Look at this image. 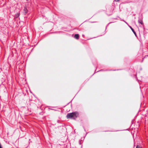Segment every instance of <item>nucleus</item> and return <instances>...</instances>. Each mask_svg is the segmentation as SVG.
Listing matches in <instances>:
<instances>
[{"label": "nucleus", "mask_w": 148, "mask_h": 148, "mask_svg": "<svg viewBox=\"0 0 148 148\" xmlns=\"http://www.w3.org/2000/svg\"><path fill=\"white\" fill-rule=\"evenodd\" d=\"M78 116V114L77 112L68 113L66 115L67 119H75Z\"/></svg>", "instance_id": "nucleus-1"}, {"label": "nucleus", "mask_w": 148, "mask_h": 148, "mask_svg": "<svg viewBox=\"0 0 148 148\" xmlns=\"http://www.w3.org/2000/svg\"><path fill=\"white\" fill-rule=\"evenodd\" d=\"M27 8L25 7L24 8L23 10V13L25 15L26 14L27 12Z\"/></svg>", "instance_id": "nucleus-2"}, {"label": "nucleus", "mask_w": 148, "mask_h": 148, "mask_svg": "<svg viewBox=\"0 0 148 148\" xmlns=\"http://www.w3.org/2000/svg\"><path fill=\"white\" fill-rule=\"evenodd\" d=\"M74 38L77 39H78L79 38V35L78 34H75L74 36Z\"/></svg>", "instance_id": "nucleus-3"}, {"label": "nucleus", "mask_w": 148, "mask_h": 148, "mask_svg": "<svg viewBox=\"0 0 148 148\" xmlns=\"http://www.w3.org/2000/svg\"><path fill=\"white\" fill-rule=\"evenodd\" d=\"M20 15V13H16L15 15V17L16 18L18 17Z\"/></svg>", "instance_id": "nucleus-4"}, {"label": "nucleus", "mask_w": 148, "mask_h": 148, "mask_svg": "<svg viewBox=\"0 0 148 148\" xmlns=\"http://www.w3.org/2000/svg\"><path fill=\"white\" fill-rule=\"evenodd\" d=\"M131 30H132V32H133V33H134V34L136 35V32H135V31H134V29L132 28L131 27Z\"/></svg>", "instance_id": "nucleus-5"}, {"label": "nucleus", "mask_w": 148, "mask_h": 148, "mask_svg": "<svg viewBox=\"0 0 148 148\" xmlns=\"http://www.w3.org/2000/svg\"><path fill=\"white\" fill-rule=\"evenodd\" d=\"M138 23H141L142 25H143V22L142 21H138Z\"/></svg>", "instance_id": "nucleus-6"}, {"label": "nucleus", "mask_w": 148, "mask_h": 148, "mask_svg": "<svg viewBox=\"0 0 148 148\" xmlns=\"http://www.w3.org/2000/svg\"><path fill=\"white\" fill-rule=\"evenodd\" d=\"M136 148H141L139 146L137 145Z\"/></svg>", "instance_id": "nucleus-7"}, {"label": "nucleus", "mask_w": 148, "mask_h": 148, "mask_svg": "<svg viewBox=\"0 0 148 148\" xmlns=\"http://www.w3.org/2000/svg\"><path fill=\"white\" fill-rule=\"evenodd\" d=\"M116 1H118L119 0H114Z\"/></svg>", "instance_id": "nucleus-8"}]
</instances>
